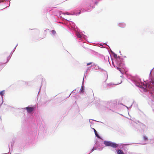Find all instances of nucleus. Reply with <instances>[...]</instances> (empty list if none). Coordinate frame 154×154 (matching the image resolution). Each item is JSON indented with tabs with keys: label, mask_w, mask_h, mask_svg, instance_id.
I'll list each match as a JSON object with an SVG mask.
<instances>
[{
	"label": "nucleus",
	"mask_w": 154,
	"mask_h": 154,
	"mask_svg": "<svg viewBox=\"0 0 154 154\" xmlns=\"http://www.w3.org/2000/svg\"><path fill=\"white\" fill-rule=\"evenodd\" d=\"M92 63V62H90L89 63H88L87 64V66H89L90 65H91V64Z\"/></svg>",
	"instance_id": "nucleus-12"
},
{
	"label": "nucleus",
	"mask_w": 154,
	"mask_h": 154,
	"mask_svg": "<svg viewBox=\"0 0 154 154\" xmlns=\"http://www.w3.org/2000/svg\"><path fill=\"white\" fill-rule=\"evenodd\" d=\"M110 146L113 148H116L118 146V145L115 143L111 142Z\"/></svg>",
	"instance_id": "nucleus-3"
},
{
	"label": "nucleus",
	"mask_w": 154,
	"mask_h": 154,
	"mask_svg": "<svg viewBox=\"0 0 154 154\" xmlns=\"http://www.w3.org/2000/svg\"><path fill=\"white\" fill-rule=\"evenodd\" d=\"M118 154H125L123 151L121 149H118L117 151Z\"/></svg>",
	"instance_id": "nucleus-5"
},
{
	"label": "nucleus",
	"mask_w": 154,
	"mask_h": 154,
	"mask_svg": "<svg viewBox=\"0 0 154 154\" xmlns=\"http://www.w3.org/2000/svg\"><path fill=\"white\" fill-rule=\"evenodd\" d=\"M143 140L145 141H146L148 140V138L146 136H144L143 137Z\"/></svg>",
	"instance_id": "nucleus-8"
},
{
	"label": "nucleus",
	"mask_w": 154,
	"mask_h": 154,
	"mask_svg": "<svg viewBox=\"0 0 154 154\" xmlns=\"http://www.w3.org/2000/svg\"><path fill=\"white\" fill-rule=\"evenodd\" d=\"M28 112L30 113L32 112L34 110V108L33 107H26L25 108Z\"/></svg>",
	"instance_id": "nucleus-2"
},
{
	"label": "nucleus",
	"mask_w": 154,
	"mask_h": 154,
	"mask_svg": "<svg viewBox=\"0 0 154 154\" xmlns=\"http://www.w3.org/2000/svg\"><path fill=\"white\" fill-rule=\"evenodd\" d=\"M79 36H80V35H79L78 36V37H80Z\"/></svg>",
	"instance_id": "nucleus-19"
},
{
	"label": "nucleus",
	"mask_w": 154,
	"mask_h": 154,
	"mask_svg": "<svg viewBox=\"0 0 154 154\" xmlns=\"http://www.w3.org/2000/svg\"><path fill=\"white\" fill-rule=\"evenodd\" d=\"M80 90L82 92V93L84 92V88L83 86H82Z\"/></svg>",
	"instance_id": "nucleus-9"
},
{
	"label": "nucleus",
	"mask_w": 154,
	"mask_h": 154,
	"mask_svg": "<svg viewBox=\"0 0 154 154\" xmlns=\"http://www.w3.org/2000/svg\"><path fill=\"white\" fill-rule=\"evenodd\" d=\"M79 36H80V35H79L78 36V37H80Z\"/></svg>",
	"instance_id": "nucleus-17"
},
{
	"label": "nucleus",
	"mask_w": 154,
	"mask_h": 154,
	"mask_svg": "<svg viewBox=\"0 0 154 154\" xmlns=\"http://www.w3.org/2000/svg\"><path fill=\"white\" fill-rule=\"evenodd\" d=\"M9 61V59L8 58L7 59L6 61L5 62H4V63H7Z\"/></svg>",
	"instance_id": "nucleus-13"
},
{
	"label": "nucleus",
	"mask_w": 154,
	"mask_h": 154,
	"mask_svg": "<svg viewBox=\"0 0 154 154\" xmlns=\"http://www.w3.org/2000/svg\"><path fill=\"white\" fill-rule=\"evenodd\" d=\"M94 150V148H93L92 149V152H93Z\"/></svg>",
	"instance_id": "nucleus-15"
},
{
	"label": "nucleus",
	"mask_w": 154,
	"mask_h": 154,
	"mask_svg": "<svg viewBox=\"0 0 154 154\" xmlns=\"http://www.w3.org/2000/svg\"><path fill=\"white\" fill-rule=\"evenodd\" d=\"M94 131V133H95V134L96 135V136L98 137V138H100V137L99 136V135L97 133V132L95 130V129L94 128H93Z\"/></svg>",
	"instance_id": "nucleus-7"
},
{
	"label": "nucleus",
	"mask_w": 154,
	"mask_h": 154,
	"mask_svg": "<svg viewBox=\"0 0 154 154\" xmlns=\"http://www.w3.org/2000/svg\"><path fill=\"white\" fill-rule=\"evenodd\" d=\"M53 32H55V31H53Z\"/></svg>",
	"instance_id": "nucleus-16"
},
{
	"label": "nucleus",
	"mask_w": 154,
	"mask_h": 154,
	"mask_svg": "<svg viewBox=\"0 0 154 154\" xmlns=\"http://www.w3.org/2000/svg\"><path fill=\"white\" fill-rule=\"evenodd\" d=\"M116 62L117 64L119 66L117 67L118 69L122 73L123 71L124 63H123L122 60L120 57H118L116 59Z\"/></svg>",
	"instance_id": "nucleus-1"
},
{
	"label": "nucleus",
	"mask_w": 154,
	"mask_h": 154,
	"mask_svg": "<svg viewBox=\"0 0 154 154\" xmlns=\"http://www.w3.org/2000/svg\"><path fill=\"white\" fill-rule=\"evenodd\" d=\"M111 143L110 141H104V144L106 146H110Z\"/></svg>",
	"instance_id": "nucleus-4"
},
{
	"label": "nucleus",
	"mask_w": 154,
	"mask_h": 154,
	"mask_svg": "<svg viewBox=\"0 0 154 154\" xmlns=\"http://www.w3.org/2000/svg\"><path fill=\"white\" fill-rule=\"evenodd\" d=\"M114 56L115 57H117V55L116 54H115L114 55Z\"/></svg>",
	"instance_id": "nucleus-14"
},
{
	"label": "nucleus",
	"mask_w": 154,
	"mask_h": 154,
	"mask_svg": "<svg viewBox=\"0 0 154 154\" xmlns=\"http://www.w3.org/2000/svg\"><path fill=\"white\" fill-rule=\"evenodd\" d=\"M79 36H80V35H79L78 36V37H80Z\"/></svg>",
	"instance_id": "nucleus-18"
},
{
	"label": "nucleus",
	"mask_w": 154,
	"mask_h": 154,
	"mask_svg": "<svg viewBox=\"0 0 154 154\" xmlns=\"http://www.w3.org/2000/svg\"><path fill=\"white\" fill-rule=\"evenodd\" d=\"M4 94V92L3 91H1L0 92V94L1 95H3Z\"/></svg>",
	"instance_id": "nucleus-11"
},
{
	"label": "nucleus",
	"mask_w": 154,
	"mask_h": 154,
	"mask_svg": "<svg viewBox=\"0 0 154 154\" xmlns=\"http://www.w3.org/2000/svg\"><path fill=\"white\" fill-rule=\"evenodd\" d=\"M120 27L122 28H124L125 26V24L123 23H120L119 24Z\"/></svg>",
	"instance_id": "nucleus-6"
},
{
	"label": "nucleus",
	"mask_w": 154,
	"mask_h": 154,
	"mask_svg": "<svg viewBox=\"0 0 154 154\" xmlns=\"http://www.w3.org/2000/svg\"><path fill=\"white\" fill-rule=\"evenodd\" d=\"M151 96L154 99V93L153 92H151Z\"/></svg>",
	"instance_id": "nucleus-10"
}]
</instances>
